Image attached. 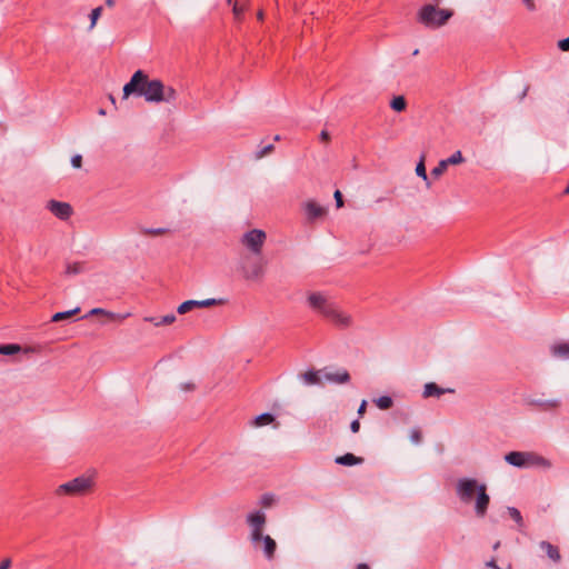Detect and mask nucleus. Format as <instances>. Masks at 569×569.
I'll list each match as a JSON object with an SVG mask.
<instances>
[{"instance_id":"43","label":"nucleus","mask_w":569,"mask_h":569,"mask_svg":"<svg viewBox=\"0 0 569 569\" xmlns=\"http://www.w3.org/2000/svg\"><path fill=\"white\" fill-rule=\"evenodd\" d=\"M558 47L562 51H568L569 50V37L560 40L558 42Z\"/></svg>"},{"instance_id":"20","label":"nucleus","mask_w":569,"mask_h":569,"mask_svg":"<svg viewBox=\"0 0 569 569\" xmlns=\"http://www.w3.org/2000/svg\"><path fill=\"white\" fill-rule=\"evenodd\" d=\"M144 320L153 322V325L156 327H160V326H168V325L173 323L176 321V316L173 313H170V315H166L160 318L147 317V318H144Z\"/></svg>"},{"instance_id":"42","label":"nucleus","mask_w":569,"mask_h":569,"mask_svg":"<svg viewBox=\"0 0 569 569\" xmlns=\"http://www.w3.org/2000/svg\"><path fill=\"white\" fill-rule=\"evenodd\" d=\"M273 502V497L271 495L262 496L261 503L263 507H270Z\"/></svg>"},{"instance_id":"23","label":"nucleus","mask_w":569,"mask_h":569,"mask_svg":"<svg viewBox=\"0 0 569 569\" xmlns=\"http://www.w3.org/2000/svg\"><path fill=\"white\" fill-rule=\"evenodd\" d=\"M390 108L397 112H402L407 108V101L403 96H396L390 101Z\"/></svg>"},{"instance_id":"56","label":"nucleus","mask_w":569,"mask_h":569,"mask_svg":"<svg viewBox=\"0 0 569 569\" xmlns=\"http://www.w3.org/2000/svg\"><path fill=\"white\" fill-rule=\"evenodd\" d=\"M273 139H274L276 141H278V140H280V136H279V134H277V136H274V138H273Z\"/></svg>"},{"instance_id":"15","label":"nucleus","mask_w":569,"mask_h":569,"mask_svg":"<svg viewBox=\"0 0 569 569\" xmlns=\"http://www.w3.org/2000/svg\"><path fill=\"white\" fill-rule=\"evenodd\" d=\"M550 352L555 358L569 360V341L552 345Z\"/></svg>"},{"instance_id":"2","label":"nucleus","mask_w":569,"mask_h":569,"mask_svg":"<svg viewBox=\"0 0 569 569\" xmlns=\"http://www.w3.org/2000/svg\"><path fill=\"white\" fill-rule=\"evenodd\" d=\"M452 16V10L440 9L435 4L428 3L419 9L417 19L425 27L437 29L445 26Z\"/></svg>"},{"instance_id":"9","label":"nucleus","mask_w":569,"mask_h":569,"mask_svg":"<svg viewBox=\"0 0 569 569\" xmlns=\"http://www.w3.org/2000/svg\"><path fill=\"white\" fill-rule=\"evenodd\" d=\"M47 209L60 220H68L72 214V208L68 202L50 200Z\"/></svg>"},{"instance_id":"1","label":"nucleus","mask_w":569,"mask_h":569,"mask_svg":"<svg viewBox=\"0 0 569 569\" xmlns=\"http://www.w3.org/2000/svg\"><path fill=\"white\" fill-rule=\"evenodd\" d=\"M163 82L150 79L142 70H137L123 87V99L131 94L143 97L147 102L160 103Z\"/></svg>"},{"instance_id":"51","label":"nucleus","mask_w":569,"mask_h":569,"mask_svg":"<svg viewBox=\"0 0 569 569\" xmlns=\"http://www.w3.org/2000/svg\"><path fill=\"white\" fill-rule=\"evenodd\" d=\"M357 569H370V567L367 563H359Z\"/></svg>"},{"instance_id":"38","label":"nucleus","mask_w":569,"mask_h":569,"mask_svg":"<svg viewBox=\"0 0 569 569\" xmlns=\"http://www.w3.org/2000/svg\"><path fill=\"white\" fill-rule=\"evenodd\" d=\"M421 438H422V435L419 429L415 428L410 431V440L413 443L418 445L421 441Z\"/></svg>"},{"instance_id":"57","label":"nucleus","mask_w":569,"mask_h":569,"mask_svg":"<svg viewBox=\"0 0 569 569\" xmlns=\"http://www.w3.org/2000/svg\"><path fill=\"white\" fill-rule=\"evenodd\" d=\"M418 52H419V50H418V49H416V50L413 51V56L418 54Z\"/></svg>"},{"instance_id":"39","label":"nucleus","mask_w":569,"mask_h":569,"mask_svg":"<svg viewBox=\"0 0 569 569\" xmlns=\"http://www.w3.org/2000/svg\"><path fill=\"white\" fill-rule=\"evenodd\" d=\"M263 529H251V540L252 542L262 541L264 536L262 535Z\"/></svg>"},{"instance_id":"22","label":"nucleus","mask_w":569,"mask_h":569,"mask_svg":"<svg viewBox=\"0 0 569 569\" xmlns=\"http://www.w3.org/2000/svg\"><path fill=\"white\" fill-rule=\"evenodd\" d=\"M161 102L173 103L177 100V91L172 87L162 86Z\"/></svg>"},{"instance_id":"28","label":"nucleus","mask_w":569,"mask_h":569,"mask_svg":"<svg viewBox=\"0 0 569 569\" xmlns=\"http://www.w3.org/2000/svg\"><path fill=\"white\" fill-rule=\"evenodd\" d=\"M90 316H93V315H103V316H107L108 318L112 319V320H116V319H124V316H119V315H116L113 312H110V311H107L104 309H101V308H94L92 310H90L89 312Z\"/></svg>"},{"instance_id":"7","label":"nucleus","mask_w":569,"mask_h":569,"mask_svg":"<svg viewBox=\"0 0 569 569\" xmlns=\"http://www.w3.org/2000/svg\"><path fill=\"white\" fill-rule=\"evenodd\" d=\"M481 483L473 478H461L457 481L456 492L463 503H470L478 493Z\"/></svg>"},{"instance_id":"33","label":"nucleus","mask_w":569,"mask_h":569,"mask_svg":"<svg viewBox=\"0 0 569 569\" xmlns=\"http://www.w3.org/2000/svg\"><path fill=\"white\" fill-rule=\"evenodd\" d=\"M463 157H462V153L461 151H456L455 153H452L449 158L447 159H443L445 163L447 166H450V164H459L461 162H463Z\"/></svg>"},{"instance_id":"29","label":"nucleus","mask_w":569,"mask_h":569,"mask_svg":"<svg viewBox=\"0 0 569 569\" xmlns=\"http://www.w3.org/2000/svg\"><path fill=\"white\" fill-rule=\"evenodd\" d=\"M303 380L308 385H317L320 382L319 373L315 370H309L303 373Z\"/></svg>"},{"instance_id":"5","label":"nucleus","mask_w":569,"mask_h":569,"mask_svg":"<svg viewBox=\"0 0 569 569\" xmlns=\"http://www.w3.org/2000/svg\"><path fill=\"white\" fill-rule=\"evenodd\" d=\"M505 460L515 467H526L529 465H539L543 467H549L550 463L543 457L521 451H511L505 456Z\"/></svg>"},{"instance_id":"3","label":"nucleus","mask_w":569,"mask_h":569,"mask_svg":"<svg viewBox=\"0 0 569 569\" xmlns=\"http://www.w3.org/2000/svg\"><path fill=\"white\" fill-rule=\"evenodd\" d=\"M93 478L89 476H79L68 482L58 486L54 490L56 496H83L93 487Z\"/></svg>"},{"instance_id":"54","label":"nucleus","mask_w":569,"mask_h":569,"mask_svg":"<svg viewBox=\"0 0 569 569\" xmlns=\"http://www.w3.org/2000/svg\"><path fill=\"white\" fill-rule=\"evenodd\" d=\"M183 389H184V390H191V389H193V385L188 383V385H186V386L183 387Z\"/></svg>"},{"instance_id":"18","label":"nucleus","mask_w":569,"mask_h":569,"mask_svg":"<svg viewBox=\"0 0 569 569\" xmlns=\"http://www.w3.org/2000/svg\"><path fill=\"white\" fill-rule=\"evenodd\" d=\"M335 462L342 466H355L363 462L361 457H357L353 453H346L335 459Z\"/></svg>"},{"instance_id":"41","label":"nucleus","mask_w":569,"mask_h":569,"mask_svg":"<svg viewBox=\"0 0 569 569\" xmlns=\"http://www.w3.org/2000/svg\"><path fill=\"white\" fill-rule=\"evenodd\" d=\"M71 164L73 168H80L82 164V157L80 154H76L71 158Z\"/></svg>"},{"instance_id":"10","label":"nucleus","mask_w":569,"mask_h":569,"mask_svg":"<svg viewBox=\"0 0 569 569\" xmlns=\"http://www.w3.org/2000/svg\"><path fill=\"white\" fill-rule=\"evenodd\" d=\"M221 302H222L221 300H217L213 298L206 299V300H187L178 307L177 311L180 315H184V313L193 310L194 308H208V307L219 305Z\"/></svg>"},{"instance_id":"4","label":"nucleus","mask_w":569,"mask_h":569,"mask_svg":"<svg viewBox=\"0 0 569 569\" xmlns=\"http://www.w3.org/2000/svg\"><path fill=\"white\" fill-rule=\"evenodd\" d=\"M239 269L246 280L259 281L264 276L266 261L259 257L244 256L240 260Z\"/></svg>"},{"instance_id":"40","label":"nucleus","mask_w":569,"mask_h":569,"mask_svg":"<svg viewBox=\"0 0 569 569\" xmlns=\"http://www.w3.org/2000/svg\"><path fill=\"white\" fill-rule=\"evenodd\" d=\"M273 144H267L264 147H262L258 152H257V158H262L267 154H269L272 150H273Z\"/></svg>"},{"instance_id":"50","label":"nucleus","mask_w":569,"mask_h":569,"mask_svg":"<svg viewBox=\"0 0 569 569\" xmlns=\"http://www.w3.org/2000/svg\"><path fill=\"white\" fill-rule=\"evenodd\" d=\"M320 140L321 141H328L329 140V133L326 130H322L320 133Z\"/></svg>"},{"instance_id":"25","label":"nucleus","mask_w":569,"mask_h":569,"mask_svg":"<svg viewBox=\"0 0 569 569\" xmlns=\"http://www.w3.org/2000/svg\"><path fill=\"white\" fill-rule=\"evenodd\" d=\"M273 420H274V417L271 413L264 412V413H261L258 417H256L253 423L256 427H262V426L270 425L271 422H273Z\"/></svg>"},{"instance_id":"45","label":"nucleus","mask_w":569,"mask_h":569,"mask_svg":"<svg viewBox=\"0 0 569 569\" xmlns=\"http://www.w3.org/2000/svg\"><path fill=\"white\" fill-rule=\"evenodd\" d=\"M350 429L353 433L358 432L360 429V422L359 420H353L350 425Z\"/></svg>"},{"instance_id":"37","label":"nucleus","mask_w":569,"mask_h":569,"mask_svg":"<svg viewBox=\"0 0 569 569\" xmlns=\"http://www.w3.org/2000/svg\"><path fill=\"white\" fill-rule=\"evenodd\" d=\"M448 166L445 163L443 160H441L437 167H435L432 170H431V176L435 177V178H439L441 174H443V172L447 170Z\"/></svg>"},{"instance_id":"31","label":"nucleus","mask_w":569,"mask_h":569,"mask_svg":"<svg viewBox=\"0 0 569 569\" xmlns=\"http://www.w3.org/2000/svg\"><path fill=\"white\" fill-rule=\"evenodd\" d=\"M378 408L387 410L392 407V399L389 396H382L375 400Z\"/></svg>"},{"instance_id":"35","label":"nucleus","mask_w":569,"mask_h":569,"mask_svg":"<svg viewBox=\"0 0 569 569\" xmlns=\"http://www.w3.org/2000/svg\"><path fill=\"white\" fill-rule=\"evenodd\" d=\"M509 516L518 523L519 527L523 526V519L520 511L515 507H508Z\"/></svg>"},{"instance_id":"17","label":"nucleus","mask_w":569,"mask_h":569,"mask_svg":"<svg viewBox=\"0 0 569 569\" xmlns=\"http://www.w3.org/2000/svg\"><path fill=\"white\" fill-rule=\"evenodd\" d=\"M540 548L547 553V556L553 561L559 562L561 559L560 552L558 548L553 545H551L548 541H541L539 543Z\"/></svg>"},{"instance_id":"30","label":"nucleus","mask_w":569,"mask_h":569,"mask_svg":"<svg viewBox=\"0 0 569 569\" xmlns=\"http://www.w3.org/2000/svg\"><path fill=\"white\" fill-rule=\"evenodd\" d=\"M248 10V6L240 4L238 2H234L232 4V13L236 18V20L240 21L242 19L243 13Z\"/></svg>"},{"instance_id":"53","label":"nucleus","mask_w":569,"mask_h":569,"mask_svg":"<svg viewBox=\"0 0 569 569\" xmlns=\"http://www.w3.org/2000/svg\"><path fill=\"white\" fill-rule=\"evenodd\" d=\"M263 16H264V14H263V11H262V10H259V11H258V13H257V18H258L259 20H262V19H263Z\"/></svg>"},{"instance_id":"21","label":"nucleus","mask_w":569,"mask_h":569,"mask_svg":"<svg viewBox=\"0 0 569 569\" xmlns=\"http://www.w3.org/2000/svg\"><path fill=\"white\" fill-rule=\"evenodd\" d=\"M262 541L264 545L263 551H264L266 557L268 559H272L274 556L276 549H277L276 541L268 535L264 536Z\"/></svg>"},{"instance_id":"14","label":"nucleus","mask_w":569,"mask_h":569,"mask_svg":"<svg viewBox=\"0 0 569 569\" xmlns=\"http://www.w3.org/2000/svg\"><path fill=\"white\" fill-rule=\"evenodd\" d=\"M446 392H453L452 389H443L441 387H439L438 385H436L435 382H428L425 385V388H423V398H430V397H441L442 395H445Z\"/></svg>"},{"instance_id":"47","label":"nucleus","mask_w":569,"mask_h":569,"mask_svg":"<svg viewBox=\"0 0 569 569\" xmlns=\"http://www.w3.org/2000/svg\"><path fill=\"white\" fill-rule=\"evenodd\" d=\"M366 408H367V401L362 400V402L360 403V406L358 408V415L362 416L366 411Z\"/></svg>"},{"instance_id":"44","label":"nucleus","mask_w":569,"mask_h":569,"mask_svg":"<svg viewBox=\"0 0 569 569\" xmlns=\"http://www.w3.org/2000/svg\"><path fill=\"white\" fill-rule=\"evenodd\" d=\"M335 199H336V204L338 208H341L343 206V200H342V194L339 190H336L335 191Z\"/></svg>"},{"instance_id":"12","label":"nucleus","mask_w":569,"mask_h":569,"mask_svg":"<svg viewBox=\"0 0 569 569\" xmlns=\"http://www.w3.org/2000/svg\"><path fill=\"white\" fill-rule=\"evenodd\" d=\"M307 301L312 310L320 312L330 300L321 292H311Z\"/></svg>"},{"instance_id":"59","label":"nucleus","mask_w":569,"mask_h":569,"mask_svg":"<svg viewBox=\"0 0 569 569\" xmlns=\"http://www.w3.org/2000/svg\"><path fill=\"white\" fill-rule=\"evenodd\" d=\"M227 2H228L229 4H231V3H232V0H227Z\"/></svg>"},{"instance_id":"46","label":"nucleus","mask_w":569,"mask_h":569,"mask_svg":"<svg viewBox=\"0 0 569 569\" xmlns=\"http://www.w3.org/2000/svg\"><path fill=\"white\" fill-rule=\"evenodd\" d=\"M11 567V560L9 558L4 559L0 563V569H9Z\"/></svg>"},{"instance_id":"58","label":"nucleus","mask_w":569,"mask_h":569,"mask_svg":"<svg viewBox=\"0 0 569 569\" xmlns=\"http://www.w3.org/2000/svg\"><path fill=\"white\" fill-rule=\"evenodd\" d=\"M499 547V542H497L493 548L497 549Z\"/></svg>"},{"instance_id":"13","label":"nucleus","mask_w":569,"mask_h":569,"mask_svg":"<svg viewBox=\"0 0 569 569\" xmlns=\"http://www.w3.org/2000/svg\"><path fill=\"white\" fill-rule=\"evenodd\" d=\"M305 210L309 220H316L326 214V209L312 200L306 202Z\"/></svg>"},{"instance_id":"49","label":"nucleus","mask_w":569,"mask_h":569,"mask_svg":"<svg viewBox=\"0 0 569 569\" xmlns=\"http://www.w3.org/2000/svg\"><path fill=\"white\" fill-rule=\"evenodd\" d=\"M486 565H487V567L492 568V569H500V567L497 565L495 559H491Z\"/></svg>"},{"instance_id":"8","label":"nucleus","mask_w":569,"mask_h":569,"mask_svg":"<svg viewBox=\"0 0 569 569\" xmlns=\"http://www.w3.org/2000/svg\"><path fill=\"white\" fill-rule=\"evenodd\" d=\"M319 313L339 327L346 328L351 325V317L339 310L331 300Z\"/></svg>"},{"instance_id":"11","label":"nucleus","mask_w":569,"mask_h":569,"mask_svg":"<svg viewBox=\"0 0 569 569\" xmlns=\"http://www.w3.org/2000/svg\"><path fill=\"white\" fill-rule=\"evenodd\" d=\"M489 503L490 497L487 493V487L485 483H481L475 503V512L477 517L482 518L486 516Z\"/></svg>"},{"instance_id":"52","label":"nucleus","mask_w":569,"mask_h":569,"mask_svg":"<svg viewBox=\"0 0 569 569\" xmlns=\"http://www.w3.org/2000/svg\"><path fill=\"white\" fill-rule=\"evenodd\" d=\"M104 2L110 8H112L114 6V3H116L114 0H106Z\"/></svg>"},{"instance_id":"24","label":"nucleus","mask_w":569,"mask_h":569,"mask_svg":"<svg viewBox=\"0 0 569 569\" xmlns=\"http://www.w3.org/2000/svg\"><path fill=\"white\" fill-rule=\"evenodd\" d=\"M80 311V308L77 307L72 310L63 311V312H57L52 316L51 321L59 322L66 319L71 318L73 315L78 313Z\"/></svg>"},{"instance_id":"48","label":"nucleus","mask_w":569,"mask_h":569,"mask_svg":"<svg viewBox=\"0 0 569 569\" xmlns=\"http://www.w3.org/2000/svg\"><path fill=\"white\" fill-rule=\"evenodd\" d=\"M148 232L151 234L158 236V234H163L166 232V229H162V228L152 229V230H149Z\"/></svg>"},{"instance_id":"32","label":"nucleus","mask_w":569,"mask_h":569,"mask_svg":"<svg viewBox=\"0 0 569 569\" xmlns=\"http://www.w3.org/2000/svg\"><path fill=\"white\" fill-rule=\"evenodd\" d=\"M82 270H83V264L81 262L68 263L66 267V274H68V276L78 274V273L82 272Z\"/></svg>"},{"instance_id":"26","label":"nucleus","mask_w":569,"mask_h":569,"mask_svg":"<svg viewBox=\"0 0 569 569\" xmlns=\"http://www.w3.org/2000/svg\"><path fill=\"white\" fill-rule=\"evenodd\" d=\"M21 347L16 343L0 345V355L11 356L20 352Z\"/></svg>"},{"instance_id":"19","label":"nucleus","mask_w":569,"mask_h":569,"mask_svg":"<svg viewBox=\"0 0 569 569\" xmlns=\"http://www.w3.org/2000/svg\"><path fill=\"white\" fill-rule=\"evenodd\" d=\"M326 379L336 383H346L350 380V376L347 370H340L333 373H326Z\"/></svg>"},{"instance_id":"34","label":"nucleus","mask_w":569,"mask_h":569,"mask_svg":"<svg viewBox=\"0 0 569 569\" xmlns=\"http://www.w3.org/2000/svg\"><path fill=\"white\" fill-rule=\"evenodd\" d=\"M102 13V7H97L94 8L91 13H90V26H89V30H92L96 24H97V21L98 19L100 18Z\"/></svg>"},{"instance_id":"16","label":"nucleus","mask_w":569,"mask_h":569,"mask_svg":"<svg viewBox=\"0 0 569 569\" xmlns=\"http://www.w3.org/2000/svg\"><path fill=\"white\" fill-rule=\"evenodd\" d=\"M247 521L251 529H263L266 523V516L262 511H256L248 515Z\"/></svg>"},{"instance_id":"55","label":"nucleus","mask_w":569,"mask_h":569,"mask_svg":"<svg viewBox=\"0 0 569 569\" xmlns=\"http://www.w3.org/2000/svg\"><path fill=\"white\" fill-rule=\"evenodd\" d=\"M527 92H528V88H526V89L523 90V92H521V97H520V99H523V98L526 97Z\"/></svg>"},{"instance_id":"36","label":"nucleus","mask_w":569,"mask_h":569,"mask_svg":"<svg viewBox=\"0 0 569 569\" xmlns=\"http://www.w3.org/2000/svg\"><path fill=\"white\" fill-rule=\"evenodd\" d=\"M416 173L418 177H421L427 182L428 187L430 186V182L428 181V176L426 172V167H425L423 160H420V162L417 164Z\"/></svg>"},{"instance_id":"27","label":"nucleus","mask_w":569,"mask_h":569,"mask_svg":"<svg viewBox=\"0 0 569 569\" xmlns=\"http://www.w3.org/2000/svg\"><path fill=\"white\" fill-rule=\"evenodd\" d=\"M533 403L543 409H555L560 406V401L558 399L551 400H535Z\"/></svg>"},{"instance_id":"60","label":"nucleus","mask_w":569,"mask_h":569,"mask_svg":"<svg viewBox=\"0 0 569 569\" xmlns=\"http://www.w3.org/2000/svg\"><path fill=\"white\" fill-rule=\"evenodd\" d=\"M501 569V568H500Z\"/></svg>"},{"instance_id":"6","label":"nucleus","mask_w":569,"mask_h":569,"mask_svg":"<svg viewBox=\"0 0 569 569\" xmlns=\"http://www.w3.org/2000/svg\"><path fill=\"white\" fill-rule=\"evenodd\" d=\"M267 234L263 230L252 229L243 233L241 244L246 247L252 254L259 256L266 242Z\"/></svg>"}]
</instances>
